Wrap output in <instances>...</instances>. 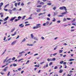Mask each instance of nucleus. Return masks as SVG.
Returning a JSON list of instances; mask_svg holds the SVG:
<instances>
[{"label":"nucleus","mask_w":76,"mask_h":76,"mask_svg":"<svg viewBox=\"0 0 76 76\" xmlns=\"http://www.w3.org/2000/svg\"><path fill=\"white\" fill-rule=\"evenodd\" d=\"M40 25H41V24H37L36 26H36L34 27L33 28L34 29H38V28H41V26Z\"/></svg>","instance_id":"nucleus-1"},{"label":"nucleus","mask_w":76,"mask_h":76,"mask_svg":"<svg viewBox=\"0 0 76 76\" xmlns=\"http://www.w3.org/2000/svg\"><path fill=\"white\" fill-rule=\"evenodd\" d=\"M59 9L60 10H64L65 11L67 10V9L66 7L63 6L62 7H61L59 8Z\"/></svg>","instance_id":"nucleus-2"},{"label":"nucleus","mask_w":76,"mask_h":76,"mask_svg":"<svg viewBox=\"0 0 76 76\" xmlns=\"http://www.w3.org/2000/svg\"><path fill=\"white\" fill-rule=\"evenodd\" d=\"M16 18V17H14L12 18L10 20V21H13V20Z\"/></svg>","instance_id":"nucleus-3"},{"label":"nucleus","mask_w":76,"mask_h":76,"mask_svg":"<svg viewBox=\"0 0 76 76\" xmlns=\"http://www.w3.org/2000/svg\"><path fill=\"white\" fill-rule=\"evenodd\" d=\"M48 67V63H47L46 65L44 66L43 68V69H46V68Z\"/></svg>","instance_id":"nucleus-4"},{"label":"nucleus","mask_w":76,"mask_h":76,"mask_svg":"<svg viewBox=\"0 0 76 76\" xmlns=\"http://www.w3.org/2000/svg\"><path fill=\"white\" fill-rule=\"evenodd\" d=\"M19 26L20 27V28H23V27H24V25H23V23H22L19 25Z\"/></svg>","instance_id":"nucleus-5"},{"label":"nucleus","mask_w":76,"mask_h":76,"mask_svg":"<svg viewBox=\"0 0 76 76\" xmlns=\"http://www.w3.org/2000/svg\"><path fill=\"white\" fill-rule=\"evenodd\" d=\"M8 68V66H7L4 68V69L3 70V71H7V69Z\"/></svg>","instance_id":"nucleus-6"},{"label":"nucleus","mask_w":76,"mask_h":76,"mask_svg":"<svg viewBox=\"0 0 76 76\" xmlns=\"http://www.w3.org/2000/svg\"><path fill=\"white\" fill-rule=\"evenodd\" d=\"M8 19H9V16L7 17L4 19V21H6V20H7Z\"/></svg>","instance_id":"nucleus-7"},{"label":"nucleus","mask_w":76,"mask_h":76,"mask_svg":"<svg viewBox=\"0 0 76 76\" xmlns=\"http://www.w3.org/2000/svg\"><path fill=\"white\" fill-rule=\"evenodd\" d=\"M66 12H62L61 13V14H62V15H65L67 13V11H65Z\"/></svg>","instance_id":"nucleus-8"},{"label":"nucleus","mask_w":76,"mask_h":76,"mask_svg":"<svg viewBox=\"0 0 76 76\" xmlns=\"http://www.w3.org/2000/svg\"><path fill=\"white\" fill-rule=\"evenodd\" d=\"M37 13H39L41 12V9H39L37 10Z\"/></svg>","instance_id":"nucleus-9"},{"label":"nucleus","mask_w":76,"mask_h":76,"mask_svg":"<svg viewBox=\"0 0 76 76\" xmlns=\"http://www.w3.org/2000/svg\"><path fill=\"white\" fill-rule=\"evenodd\" d=\"M16 44V41H14L12 43L11 45H14V44Z\"/></svg>","instance_id":"nucleus-10"},{"label":"nucleus","mask_w":76,"mask_h":76,"mask_svg":"<svg viewBox=\"0 0 76 76\" xmlns=\"http://www.w3.org/2000/svg\"><path fill=\"white\" fill-rule=\"evenodd\" d=\"M53 13H54V16H56V15H57L58 14V12H54Z\"/></svg>","instance_id":"nucleus-11"},{"label":"nucleus","mask_w":76,"mask_h":76,"mask_svg":"<svg viewBox=\"0 0 76 76\" xmlns=\"http://www.w3.org/2000/svg\"><path fill=\"white\" fill-rule=\"evenodd\" d=\"M50 61H55L56 60V58H54L52 59H50Z\"/></svg>","instance_id":"nucleus-12"},{"label":"nucleus","mask_w":76,"mask_h":76,"mask_svg":"<svg viewBox=\"0 0 76 76\" xmlns=\"http://www.w3.org/2000/svg\"><path fill=\"white\" fill-rule=\"evenodd\" d=\"M27 46H33L34 45L33 44H27Z\"/></svg>","instance_id":"nucleus-13"},{"label":"nucleus","mask_w":76,"mask_h":76,"mask_svg":"<svg viewBox=\"0 0 76 76\" xmlns=\"http://www.w3.org/2000/svg\"><path fill=\"white\" fill-rule=\"evenodd\" d=\"M15 30V28H13L11 30L10 32H13V31H14Z\"/></svg>","instance_id":"nucleus-14"},{"label":"nucleus","mask_w":76,"mask_h":76,"mask_svg":"<svg viewBox=\"0 0 76 76\" xmlns=\"http://www.w3.org/2000/svg\"><path fill=\"white\" fill-rule=\"evenodd\" d=\"M16 33H17V32L16 31H15L14 32V34H12V36H15L16 34Z\"/></svg>","instance_id":"nucleus-15"},{"label":"nucleus","mask_w":76,"mask_h":76,"mask_svg":"<svg viewBox=\"0 0 76 76\" xmlns=\"http://www.w3.org/2000/svg\"><path fill=\"white\" fill-rule=\"evenodd\" d=\"M9 6V4H8L6 5L4 7V8H6L7 6Z\"/></svg>","instance_id":"nucleus-16"},{"label":"nucleus","mask_w":76,"mask_h":76,"mask_svg":"<svg viewBox=\"0 0 76 76\" xmlns=\"http://www.w3.org/2000/svg\"><path fill=\"white\" fill-rule=\"evenodd\" d=\"M11 59H12L11 58H9V59H8L7 60L6 62H8V61H11Z\"/></svg>","instance_id":"nucleus-17"},{"label":"nucleus","mask_w":76,"mask_h":76,"mask_svg":"<svg viewBox=\"0 0 76 76\" xmlns=\"http://www.w3.org/2000/svg\"><path fill=\"white\" fill-rule=\"evenodd\" d=\"M63 70L62 69H60L59 70V72L60 73H62V72H63Z\"/></svg>","instance_id":"nucleus-18"},{"label":"nucleus","mask_w":76,"mask_h":76,"mask_svg":"<svg viewBox=\"0 0 76 76\" xmlns=\"http://www.w3.org/2000/svg\"><path fill=\"white\" fill-rule=\"evenodd\" d=\"M40 4H41V5H43L44 4V2H41L39 3Z\"/></svg>","instance_id":"nucleus-19"},{"label":"nucleus","mask_w":76,"mask_h":76,"mask_svg":"<svg viewBox=\"0 0 76 76\" xmlns=\"http://www.w3.org/2000/svg\"><path fill=\"white\" fill-rule=\"evenodd\" d=\"M22 60H23V59L21 58V59H20L18 60V62H20V61H22Z\"/></svg>","instance_id":"nucleus-20"},{"label":"nucleus","mask_w":76,"mask_h":76,"mask_svg":"<svg viewBox=\"0 0 76 76\" xmlns=\"http://www.w3.org/2000/svg\"><path fill=\"white\" fill-rule=\"evenodd\" d=\"M25 41H26V39H25V38H24L23 39L22 41V42H25Z\"/></svg>","instance_id":"nucleus-21"},{"label":"nucleus","mask_w":76,"mask_h":76,"mask_svg":"<svg viewBox=\"0 0 76 76\" xmlns=\"http://www.w3.org/2000/svg\"><path fill=\"white\" fill-rule=\"evenodd\" d=\"M0 15H1V18H3V13H1L0 14Z\"/></svg>","instance_id":"nucleus-22"},{"label":"nucleus","mask_w":76,"mask_h":76,"mask_svg":"<svg viewBox=\"0 0 76 76\" xmlns=\"http://www.w3.org/2000/svg\"><path fill=\"white\" fill-rule=\"evenodd\" d=\"M8 11L10 14H12V10H9Z\"/></svg>","instance_id":"nucleus-23"},{"label":"nucleus","mask_w":76,"mask_h":76,"mask_svg":"<svg viewBox=\"0 0 76 76\" xmlns=\"http://www.w3.org/2000/svg\"><path fill=\"white\" fill-rule=\"evenodd\" d=\"M34 39L35 40H37V41H38V38H37V37H34Z\"/></svg>","instance_id":"nucleus-24"},{"label":"nucleus","mask_w":76,"mask_h":76,"mask_svg":"<svg viewBox=\"0 0 76 76\" xmlns=\"http://www.w3.org/2000/svg\"><path fill=\"white\" fill-rule=\"evenodd\" d=\"M64 15H58V17H63V16H64Z\"/></svg>","instance_id":"nucleus-25"},{"label":"nucleus","mask_w":76,"mask_h":76,"mask_svg":"<svg viewBox=\"0 0 76 76\" xmlns=\"http://www.w3.org/2000/svg\"><path fill=\"white\" fill-rule=\"evenodd\" d=\"M37 7H42V5H37Z\"/></svg>","instance_id":"nucleus-26"},{"label":"nucleus","mask_w":76,"mask_h":76,"mask_svg":"<svg viewBox=\"0 0 76 76\" xmlns=\"http://www.w3.org/2000/svg\"><path fill=\"white\" fill-rule=\"evenodd\" d=\"M25 17H26V16H23L22 18V20H23V19H25Z\"/></svg>","instance_id":"nucleus-27"},{"label":"nucleus","mask_w":76,"mask_h":76,"mask_svg":"<svg viewBox=\"0 0 76 76\" xmlns=\"http://www.w3.org/2000/svg\"><path fill=\"white\" fill-rule=\"evenodd\" d=\"M74 60H75V59H70L69 60V61H74Z\"/></svg>","instance_id":"nucleus-28"},{"label":"nucleus","mask_w":76,"mask_h":76,"mask_svg":"<svg viewBox=\"0 0 76 76\" xmlns=\"http://www.w3.org/2000/svg\"><path fill=\"white\" fill-rule=\"evenodd\" d=\"M49 21L46 22V24L47 25H49Z\"/></svg>","instance_id":"nucleus-29"},{"label":"nucleus","mask_w":76,"mask_h":76,"mask_svg":"<svg viewBox=\"0 0 76 76\" xmlns=\"http://www.w3.org/2000/svg\"><path fill=\"white\" fill-rule=\"evenodd\" d=\"M20 20V19H16L14 21L15 22H17V21H18V20Z\"/></svg>","instance_id":"nucleus-30"},{"label":"nucleus","mask_w":76,"mask_h":76,"mask_svg":"<svg viewBox=\"0 0 76 76\" xmlns=\"http://www.w3.org/2000/svg\"><path fill=\"white\" fill-rule=\"evenodd\" d=\"M31 37L32 38H34V36H33V34H31Z\"/></svg>","instance_id":"nucleus-31"},{"label":"nucleus","mask_w":76,"mask_h":76,"mask_svg":"<svg viewBox=\"0 0 76 76\" xmlns=\"http://www.w3.org/2000/svg\"><path fill=\"white\" fill-rule=\"evenodd\" d=\"M13 65L14 67H15V66H17V64H13Z\"/></svg>","instance_id":"nucleus-32"},{"label":"nucleus","mask_w":76,"mask_h":76,"mask_svg":"<svg viewBox=\"0 0 76 76\" xmlns=\"http://www.w3.org/2000/svg\"><path fill=\"white\" fill-rule=\"evenodd\" d=\"M3 3H0V6L1 7V6H3Z\"/></svg>","instance_id":"nucleus-33"},{"label":"nucleus","mask_w":76,"mask_h":76,"mask_svg":"<svg viewBox=\"0 0 76 76\" xmlns=\"http://www.w3.org/2000/svg\"><path fill=\"white\" fill-rule=\"evenodd\" d=\"M53 20H52L53 22H55V21L56 20L55 19V18H53Z\"/></svg>","instance_id":"nucleus-34"},{"label":"nucleus","mask_w":76,"mask_h":76,"mask_svg":"<svg viewBox=\"0 0 76 76\" xmlns=\"http://www.w3.org/2000/svg\"><path fill=\"white\" fill-rule=\"evenodd\" d=\"M63 51V50H60L59 51V53H61Z\"/></svg>","instance_id":"nucleus-35"},{"label":"nucleus","mask_w":76,"mask_h":76,"mask_svg":"<svg viewBox=\"0 0 76 76\" xmlns=\"http://www.w3.org/2000/svg\"><path fill=\"white\" fill-rule=\"evenodd\" d=\"M35 66L37 67H39V65H35Z\"/></svg>","instance_id":"nucleus-36"},{"label":"nucleus","mask_w":76,"mask_h":76,"mask_svg":"<svg viewBox=\"0 0 76 76\" xmlns=\"http://www.w3.org/2000/svg\"><path fill=\"white\" fill-rule=\"evenodd\" d=\"M63 63H64V61H62L60 62V64H62Z\"/></svg>","instance_id":"nucleus-37"},{"label":"nucleus","mask_w":76,"mask_h":76,"mask_svg":"<svg viewBox=\"0 0 76 76\" xmlns=\"http://www.w3.org/2000/svg\"><path fill=\"white\" fill-rule=\"evenodd\" d=\"M29 62V60H28L27 61V62L26 63V64H27Z\"/></svg>","instance_id":"nucleus-38"},{"label":"nucleus","mask_w":76,"mask_h":76,"mask_svg":"<svg viewBox=\"0 0 76 76\" xmlns=\"http://www.w3.org/2000/svg\"><path fill=\"white\" fill-rule=\"evenodd\" d=\"M47 4L48 5H49V6H51V3H47Z\"/></svg>","instance_id":"nucleus-39"},{"label":"nucleus","mask_w":76,"mask_h":76,"mask_svg":"<svg viewBox=\"0 0 76 76\" xmlns=\"http://www.w3.org/2000/svg\"><path fill=\"white\" fill-rule=\"evenodd\" d=\"M21 18H22V17H20V16H19L18 17V19H21Z\"/></svg>","instance_id":"nucleus-40"},{"label":"nucleus","mask_w":76,"mask_h":76,"mask_svg":"<svg viewBox=\"0 0 76 76\" xmlns=\"http://www.w3.org/2000/svg\"><path fill=\"white\" fill-rule=\"evenodd\" d=\"M15 59H16V58L15 57H14L12 59V60L13 61V60H15Z\"/></svg>","instance_id":"nucleus-41"},{"label":"nucleus","mask_w":76,"mask_h":76,"mask_svg":"<svg viewBox=\"0 0 76 76\" xmlns=\"http://www.w3.org/2000/svg\"><path fill=\"white\" fill-rule=\"evenodd\" d=\"M56 8H57V7H55L53 8V9L54 10H56Z\"/></svg>","instance_id":"nucleus-42"},{"label":"nucleus","mask_w":76,"mask_h":76,"mask_svg":"<svg viewBox=\"0 0 76 76\" xmlns=\"http://www.w3.org/2000/svg\"><path fill=\"white\" fill-rule=\"evenodd\" d=\"M43 15V13H39L38 15L39 16H40V15Z\"/></svg>","instance_id":"nucleus-43"},{"label":"nucleus","mask_w":76,"mask_h":76,"mask_svg":"<svg viewBox=\"0 0 76 76\" xmlns=\"http://www.w3.org/2000/svg\"><path fill=\"white\" fill-rule=\"evenodd\" d=\"M58 69V67L57 66H56L54 67V69L55 70L56 69Z\"/></svg>","instance_id":"nucleus-44"},{"label":"nucleus","mask_w":76,"mask_h":76,"mask_svg":"<svg viewBox=\"0 0 76 76\" xmlns=\"http://www.w3.org/2000/svg\"><path fill=\"white\" fill-rule=\"evenodd\" d=\"M16 8L15 7L14 8H13V9H12V11L16 10Z\"/></svg>","instance_id":"nucleus-45"},{"label":"nucleus","mask_w":76,"mask_h":76,"mask_svg":"<svg viewBox=\"0 0 76 76\" xmlns=\"http://www.w3.org/2000/svg\"><path fill=\"white\" fill-rule=\"evenodd\" d=\"M66 19L67 20H71V18H67Z\"/></svg>","instance_id":"nucleus-46"},{"label":"nucleus","mask_w":76,"mask_h":76,"mask_svg":"<svg viewBox=\"0 0 76 76\" xmlns=\"http://www.w3.org/2000/svg\"><path fill=\"white\" fill-rule=\"evenodd\" d=\"M29 25H30V24H26L25 25V26H29Z\"/></svg>","instance_id":"nucleus-47"},{"label":"nucleus","mask_w":76,"mask_h":76,"mask_svg":"<svg viewBox=\"0 0 76 76\" xmlns=\"http://www.w3.org/2000/svg\"><path fill=\"white\" fill-rule=\"evenodd\" d=\"M7 60H6V59H4V61H3V63H5V62H6V61H7Z\"/></svg>","instance_id":"nucleus-48"},{"label":"nucleus","mask_w":76,"mask_h":76,"mask_svg":"<svg viewBox=\"0 0 76 76\" xmlns=\"http://www.w3.org/2000/svg\"><path fill=\"white\" fill-rule=\"evenodd\" d=\"M4 10L5 11H8V9H7L4 8Z\"/></svg>","instance_id":"nucleus-49"},{"label":"nucleus","mask_w":76,"mask_h":76,"mask_svg":"<svg viewBox=\"0 0 76 76\" xmlns=\"http://www.w3.org/2000/svg\"><path fill=\"white\" fill-rule=\"evenodd\" d=\"M75 29H73H73H71V32H73V31H75Z\"/></svg>","instance_id":"nucleus-50"},{"label":"nucleus","mask_w":76,"mask_h":76,"mask_svg":"<svg viewBox=\"0 0 76 76\" xmlns=\"http://www.w3.org/2000/svg\"><path fill=\"white\" fill-rule=\"evenodd\" d=\"M10 72H9L8 73V74L7 75V76H9V75H10Z\"/></svg>","instance_id":"nucleus-51"},{"label":"nucleus","mask_w":76,"mask_h":76,"mask_svg":"<svg viewBox=\"0 0 76 76\" xmlns=\"http://www.w3.org/2000/svg\"><path fill=\"white\" fill-rule=\"evenodd\" d=\"M6 50H5L4 52H3V53L2 54V55H3L5 53V52H6Z\"/></svg>","instance_id":"nucleus-52"},{"label":"nucleus","mask_w":76,"mask_h":76,"mask_svg":"<svg viewBox=\"0 0 76 76\" xmlns=\"http://www.w3.org/2000/svg\"><path fill=\"white\" fill-rule=\"evenodd\" d=\"M45 63V62H41L40 63V64H43V63Z\"/></svg>","instance_id":"nucleus-53"},{"label":"nucleus","mask_w":76,"mask_h":76,"mask_svg":"<svg viewBox=\"0 0 76 76\" xmlns=\"http://www.w3.org/2000/svg\"><path fill=\"white\" fill-rule=\"evenodd\" d=\"M66 18H64V19L63 21H64V22H65L66 21Z\"/></svg>","instance_id":"nucleus-54"},{"label":"nucleus","mask_w":76,"mask_h":76,"mask_svg":"<svg viewBox=\"0 0 76 76\" xmlns=\"http://www.w3.org/2000/svg\"><path fill=\"white\" fill-rule=\"evenodd\" d=\"M18 71H20L21 70V68H20L18 69Z\"/></svg>","instance_id":"nucleus-55"},{"label":"nucleus","mask_w":76,"mask_h":76,"mask_svg":"<svg viewBox=\"0 0 76 76\" xmlns=\"http://www.w3.org/2000/svg\"><path fill=\"white\" fill-rule=\"evenodd\" d=\"M47 20H50V19L49 18H47Z\"/></svg>","instance_id":"nucleus-56"},{"label":"nucleus","mask_w":76,"mask_h":76,"mask_svg":"<svg viewBox=\"0 0 76 76\" xmlns=\"http://www.w3.org/2000/svg\"><path fill=\"white\" fill-rule=\"evenodd\" d=\"M52 64H53V63L50 62L49 64V66H51V65H52Z\"/></svg>","instance_id":"nucleus-57"},{"label":"nucleus","mask_w":76,"mask_h":76,"mask_svg":"<svg viewBox=\"0 0 76 76\" xmlns=\"http://www.w3.org/2000/svg\"><path fill=\"white\" fill-rule=\"evenodd\" d=\"M41 38L42 39H43V40H44V39H45V38H44V37H42H42H41Z\"/></svg>","instance_id":"nucleus-58"},{"label":"nucleus","mask_w":76,"mask_h":76,"mask_svg":"<svg viewBox=\"0 0 76 76\" xmlns=\"http://www.w3.org/2000/svg\"><path fill=\"white\" fill-rule=\"evenodd\" d=\"M15 7H16L17 6V3H15Z\"/></svg>","instance_id":"nucleus-59"},{"label":"nucleus","mask_w":76,"mask_h":76,"mask_svg":"<svg viewBox=\"0 0 76 76\" xmlns=\"http://www.w3.org/2000/svg\"><path fill=\"white\" fill-rule=\"evenodd\" d=\"M9 56L7 57L5 59H6L7 60V59L9 58Z\"/></svg>","instance_id":"nucleus-60"},{"label":"nucleus","mask_w":76,"mask_h":76,"mask_svg":"<svg viewBox=\"0 0 76 76\" xmlns=\"http://www.w3.org/2000/svg\"><path fill=\"white\" fill-rule=\"evenodd\" d=\"M43 26H45L46 25V23H44L43 24Z\"/></svg>","instance_id":"nucleus-61"},{"label":"nucleus","mask_w":76,"mask_h":76,"mask_svg":"<svg viewBox=\"0 0 76 76\" xmlns=\"http://www.w3.org/2000/svg\"><path fill=\"white\" fill-rule=\"evenodd\" d=\"M61 22L60 20H58L57 21V23H60Z\"/></svg>","instance_id":"nucleus-62"},{"label":"nucleus","mask_w":76,"mask_h":76,"mask_svg":"<svg viewBox=\"0 0 76 76\" xmlns=\"http://www.w3.org/2000/svg\"><path fill=\"white\" fill-rule=\"evenodd\" d=\"M47 60H48V61H50V60H51V59H50V58H48L47 59Z\"/></svg>","instance_id":"nucleus-63"},{"label":"nucleus","mask_w":76,"mask_h":76,"mask_svg":"<svg viewBox=\"0 0 76 76\" xmlns=\"http://www.w3.org/2000/svg\"><path fill=\"white\" fill-rule=\"evenodd\" d=\"M21 6H24V4H23V3H22L21 4Z\"/></svg>","instance_id":"nucleus-64"}]
</instances>
